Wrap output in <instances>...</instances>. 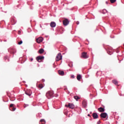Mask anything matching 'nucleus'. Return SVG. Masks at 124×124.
Masks as SVG:
<instances>
[{"mask_svg": "<svg viewBox=\"0 0 124 124\" xmlns=\"http://www.w3.org/2000/svg\"><path fill=\"white\" fill-rule=\"evenodd\" d=\"M88 117H90V114H88Z\"/></svg>", "mask_w": 124, "mask_h": 124, "instance_id": "7c9ffc66", "label": "nucleus"}, {"mask_svg": "<svg viewBox=\"0 0 124 124\" xmlns=\"http://www.w3.org/2000/svg\"><path fill=\"white\" fill-rule=\"evenodd\" d=\"M93 119H97L98 118V115L96 113H93Z\"/></svg>", "mask_w": 124, "mask_h": 124, "instance_id": "9d476101", "label": "nucleus"}, {"mask_svg": "<svg viewBox=\"0 0 124 124\" xmlns=\"http://www.w3.org/2000/svg\"><path fill=\"white\" fill-rule=\"evenodd\" d=\"M16 110V108H13V109H12V111H15Z\"/></svg>", "mask_w": 124, "mask_h": 124, "instance_id": "5701e85b", "label": "nucleus"}, {"mask_svg": "<svg viewBox=\"0 0 124 124\" xmlns=\"http://www.w3.org/2000/svg\"><path fill=\"white\" fill-rule=\"evenodd\" d=\"M44 52V49H40L39 50V54H42Z\"/></svg>", "mask_w": 124, "mask_h": 124, "instance_id": "f3484780", "label": "nucleus"}, {"mask_svg": "<svg viewBox=\"0 0 124 124\" xmlns=\"http://www.w3.org/2000/svg\"><path fill=\"white\" fill-rule=\"evenodd\" d=\"M25 93L27 95L31 96V95L32 92H31V91L28 90H27V91L25 92Z\"/></svg>", "mask_w": 124, "mask_h": 124, "instance_id": "6e6552de", "label": "nucleus"}, {"mask_svg": "<svg viewBox=\"0 0 124 124\" xmlns=\"http://www.w3.org/2000/svg\"><path fill=\"white\" fill-rule=\"evenodd\" d=\"M103 11H106V10H104Z\"/></svg>", "mask_w": 124, "mask_h": 124, "instance_id": "2f4dec72", "label": "nucleus"}, {"mask_svg": "<svg viewBox=\"0 0 124 124\" xmlns=\"http://www.w3.org/2000/svg\"><path fill=\"white\" fill-rule=\"evenodd\" d=\"M45 81V80L43 79V82H44Z\"/></svg>", "mask_w": 124, "mask_h": 124, "instance_id": "c756f323", "label": "nucleus"}, {"mask_svg": "<svg viewBox=\"0 0 124 124\" xmlns=\"http://www.w3.org/2000/svg\"><path fill=\"white\" fill-rule=\"evenodd\" d=\"M98 111H99V112H100L101 113L102 112H104L105 110L103 108H98Z\"/></svg>", "mask_w": 124, "mask_h": 124, "instance_id": "ddd939ff", "label": "nucleus"}, {"mask_svg": "<svg viewBox=\"0 0 124 124\" xmlns=\"http://www.w3.org/2000/svg\"><path fill=\"white\" fill-rule=\"evenodd\" d=\"M36 41L37 43H41V42L43 41V38L39 37L38 39H37Z\"/></svg>", "mask_w": 124, "mask_h": 124, "instance_id": "1a4fd4ad", "label": "nucleus"}, {"mask_svg": "<svg viewBox=\"0 0 124 124\" xmlns=\"http://www.w3.org/2000/svg\"><path fill=\"white\" fill-rule=\"evenodd\" d=\"M13 104H11V105H10V107H13Z\"/></svg>", "mask_w": 124, "mask_h": 124, "instance_id": "a878e982", "label": "nucleus"}, {"mask_svg": "<svg viewBox=\"0 0 124 124\" xmlns=\"http://www.w3.org/2000/svg\"><path fill=\"white\" fill-rule=\"evenodd\" d=\"M97 124H100V122H99H99H98Z\"/></svg>", "mask_w": 124, "mask_h": 124, "instance_id": "cd10ccee", "label": "nucleus"}, {"mask_svg": "<svg viewBox=\"0 0 124 124\" xmlns=\"http://www.w3.org/2000/svg\"><path fill=\"white\" fill-rule=\"evenodd\" d=\"M18 34H21V31H18Z\"/></svg>", "mask_w": 124, "mask_h": 124, "instance_id": "393cba45", "label": "nucleus"}, {"mask_svg": "<svg viewBox=\"0 0 124 124\" xmlns=\"http://www.w3.org/2000/svg\"><path fill=\"white\" fill-rule=\"evenodd\" d=\"M31 61H33V59L32 58L31 59Z\"/></svg>", "mask_w": 124, "mask_h": 124, "instance_id": "c85d7f7f", "label": "nucleus"}, {"mask_svg": "<svg viewBox=\"0 0 124 124\" xmlns=\"http://www.w3.org/2000/svg\"><path fill=\"white\" fill-rule=\"evenodd\" d=\"M62 59V56L61 53H59L56 57V61L57 62H59V61H61Z\"/></svg>", "mask_w": 124, "mask_h": 124, "instance_id": "f257e3e1", "label": "nucleus"}, {"mask_svg": "<svg viewBox=\"0 0 124 124\" xmlns=\"http://www.w3.org/2000/svg\"><path fill=\"white\" fill-rule=\"evenodd\" d=\"M81 57V58H83V59H88V58H89V56H88V55H87L86 52H83L82 53V55Z\"/></svg>", "mask_w": 124, "mask_h": 124, "instance_id": "39448f33", "label": "nucleus"}, {"mask_svg": "<svg viewBox=\"0 0 124 124\" xmlns=\"http://www.w3.org/2000/svg\"><path fill=\"white\" fill-rule=\"evenodd\" d=\"M36 60L38 62H41L44 60V56H38L36 58Z\"/></svg>", "mask_w": 124, "mask_h": 124, "instance_id": "20e7f679", "label": "nucleus"}, {"mask_svg": "<svg viewBox=\"0 0 124 124\" xmlns=\"http://www.w3.org/2000/svg\"><path fill=\"white\" fill-rule=\"evenodd\" d=\"M116 0H110L111 3H114V2H116Z\"/></svg>", "mask_w": 124, "mask_h": 124, "instance_id": "aec40b11", "label": "nucleus"}, {"mask_svg": "<svg viewBox=\"0 0 124 124\" xmlns=\"http://www.w3.org/2000/svg\"><path fill=\"white\" fill-rule=\"evenodd\" d=\"M53 95H54V92H53V91H48L46 93V96L48 98H50L51 97L53 96Z\"/></svg>", "mask_w": 124, "mask_h": 124, "instance_id": "f03ea898", "label": "nucleus"}, {"mask_svg": "<svg viewBox=\"0 0 124 124\" xmlns=\"http://www.w3.org/2000/svg\"><path fill=\"white\" fill-rule=\"evenodd\" d=\"M72 78H75V77L74 76V75H72L71 77Z\"/></svg>", "mask_w": 124, "mask_h": 124, "instance_id": "b1692460", "label": "nucleus"}, {"mask_svg": "<svg viewBox=\"0 0 124 124\" xmlns=\"http://www.w3.org/2000/svg\"><path fill=\"white\" fill-rule=\"evenodd\" d=\"M24 108H26V107H24Z\"/></svg>", "mask_w": 124, "mask_h": 124, "instance_id": "473e14b6", "label": "nucleus"}, {"mask_svg": "<svg viewBox=\"0 0 124 124\" xmlns=\"http://www.w3.org/2000/svg\"><path fill=\"white\" fill-rule=\"evenodd\" d=\"M106 3L107 4H108V1H106Z\"/></svg>", "mask_w": 124, "mask_h": 124, "instance_id": "bb28decb", "label": "nucleus"}, {"mask_svg": "<svg viewBox=\"0 0 124 124\" xmlns=\"http://www.w3.org/2000/svg\"><path fill=\"white\" fill-rule=\"evenodd\" d=\"M82 104H83L84 107H86V106H87V104L86 103V102H85V101L83 102Z\"/></svg>", "mask_w": 124, "mask_h": 124, "instance_id": "6ab92c4d", "label": "nucleus"}, {"mask_svg": "<svg viewBox=\"0 0 124 124\" xmlns=\"http://www.w3.org/2000/svg\"><path fill=\"white\" fill-rule=\"evenodd\" d=\"M40 122V123H45V124L46 123L45 120L44 119H41Z\"/></svg>", "mask_w": 124, "mask_h": 124, "instance_id": "412c9836", "label": "nucleus"}, {"mask_svg": "<svg viewBox=\"0 0 124 124\" xmlns=\"http://www.w3.org/2000/svg\"><path fill=\"white\" fill-rule=\"evenodd\" d=\"M74 98H75L76 99V100H77V101H78V100L80 99V97L78 96H75L74 97Z\"/></svg>", "mask_w": 124, "mask_h": 124, "instance_id": "2eb2a0df", "label": "nucleus"}, {"mask_svg": "<svg viewBox=\"0 0 124 124\" xmlns=\"http://www.w3.org/2000/svg\"><path fill=\"white\" fill-rule=\"evenodd\" d=\"M65 107L70 108L71 109H74L75 108V106L73 104L69 103L68 105H65Z\"/></svg>", "mask_w": 124, "mask_h": 124, "instance_id": "7ed1b4c3", "label": "nucleus"}, {"mask_svg": "<svg viewBox=\"0 0 124 124\" xmlns=\"http://www.w3.org/2000/svg\"><path fill=\"white\" fill-rule=\"evenodd\" d=\"M63 24L64 26H67L69 24V21L67 19H65L63 21Z\"/></svg>", "mask_w": 124, "mask_h": 124, "instance_id": "0eeeda50", "label": "nucleus"}, {"mask_svg": "<svg viewBox=\"0 0 124 124\" xmlns=\"http://www.w3.org/2000/svg\"><path fill=\"white\" fill-rule=\"evenodd\" d=\"M112 83L113 84H114L115 85H118V81H117L116 80H112Z\"/></svg>", "mask_w": 124, "mask_h": 124, "instance_id": "dca6fc26", "label": "nucleus"}, {"mask_svg": "<svg viewBox=\"0 0 124 124\" xmlns=\"http://www.w3.org/2000/svg\"><path fill=\"white\" fill-rule=\"evenodd\" d=\"M50 27L51 28H55L56 27V23L55 22H51L50 23Z\"/></svg>", "mask_w": 124, "mask_h": 124, "instance_id": "9b49d317", "label": "nucleus"}, {"mask_svg": "<svg viewBox=\"0 0 124 124\" xmlns=\"http://www.w3.org/2000/svg\"><path fill=\"white\" fill-rule=\"evenodd\" d=\"M58 73L59 74H60V75H61L62 76H63V75H64V72H63V71H59Z\"/></svg>", "mask_w": 124, "mask_h": 124, "instance_id": "f8f14e48", "label": "nucleus"}, {"mask_svg": "<svg viewBox=\"0 0 124 124\" xmlns=\"http://www.w3.org/2000/svg\"><path fill=\"white\" fill-rule=\"evenodd\" d=\"M43 87H44V86H43V84H40L38 86V88L41 89H42Z\"/></svg>", "mask_w": 124, "mask_h": 124, "instance_id": "a211bd4d", "label": "nucleus"}, {"mask_svg": "<svg viewBox=\"0 0 124 124\" xmlns=\"http://www.w3.org/2000/svg\"><path fill=\"white\" fill-rule=\"evenodd\" d=\"M77 79L78 81H80V80H81V75H78L77 77Z\"/></svg>", "mask_w": 124, "mask_h": 124, "instance_id": "4468645a", "label": "nucleus"}, {"mask_svg": "<svg viewBox=\"0 0 124 124\" xmlns=\"http://www.w3.org/2000/svg\"><path fill=\"white\" fill-rule=\"evenodd\" d=\"M22 43H23V41H20L18 43V45H21V44H22Z\"/></svg>", "mask_w": 124, "mask_h": 124, "instance_id": "4be33fe9", "label": "nucleus"}, {"mask_svg": "<svg viewBox=\"0 0 124 124\" xmlns=\"http://www.w3.org/2000/svg\"><path fill=\"white\" fill-rule=\"evenodd\" d=\"M108 116V115L104 112V113H102L100 114V117L101 118H103V119H106V118Z\"/></svg>", "mask_w": 124, "mask_h": 124, "instance_id": "423d86ee", "label": "nucleus"}]
</instances>
